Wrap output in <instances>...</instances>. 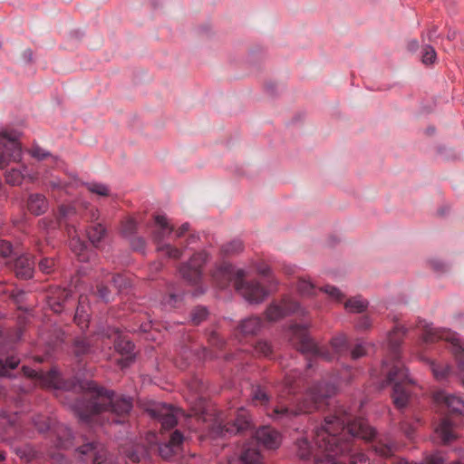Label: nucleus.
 <instances>
[{
  "label": "nucleus",
  "instance_id": "2f4dec72",
  "mask_svg": "<svg viewBox=\"0 0 464 464\" xmlns=\"http://www.w3.org/2000/svg\"><path fill=\"white\" fill-rule=\"evenodd\" d=\"M115 334L114 345L116 350L122 354H130L133 352L134 344L130 341L121 338L117 331Z\"/></svg>",
  "mask_w": 464,
  "mask_h": 464
},
{
  "label": "nucleus",
  "instance_id": "e2e57ef3",
  "mask_svg": "<svg viewBox=\"0 0 464 464\" xmlns=\"http://www.w3.org/2000/svg\"><path fill=\"white\" fill-rule=\"evenodd\" d=\"M17 454L22 459H25L27 461H29L34 456V452L29 447H25L24 449L17 450Z\"/></svg>",
  "mask_w": 464,
  "mask_h": 464
},
{
  "label": "nucleus",
  "instance_id": "ea45409f",
  "mask_svg": "<svg viewBox=\"0 0 464 464\" xmlns=\"http://www.w3.org/2000/svg\"><path fill=\"white\" fill-rule=\"evenodd\" d=\"M85 186L87 187L89 191H91L92 193H95L99 196H108L110 194V189L108 186L103 183L91 182L86 183Z\"/></svg>",
  "mask_w": 464,
  "mask_h": 464
},
{
  "label": "nucleus",
  "instance_id": "4468645a",
  "mask_svg": "<svg viewBox=\"0 0 464 464\" xmlns=\"http://www.w3.org/2000/svg\"><path fill=\"white\" fill-rule=\"evenodd\" d=\"M250 427V419L247 411L241 408L238 410L237 413V418L233 420V422H229L224 426L221 430L222 435L229 434H237L240 431H243Z\"/></svg>",
  "mask_w": 464,
  "mask_h": 464
},
{
  "label": "nucleus",
  "instance_id": "0e129e2a",
  "mask_svg": "<svg viewBox=\"0 0 464 464\" xmlns=\"http://www.w3.org/2000/svg\"><path fill=\"white\" fill-rule=\"evenodd\" d=\"M371 325H372L371 319L368 316H362L358 320V322L356 324V328L359 330H366V329L370 328Z\"/></svg>",
  "mask_w": 464,
  "mask_h": 464
},
{
  "label": "nucleus",
  "instance_id": "8fccbe9b",
  "mask_svg": "<svg viewBox=\"0 0 464 464\" xmlns=\"http://www.w3.org/2000/svg\"><path fill=\"white\" fill-rule=\"evenodd\" d=\"M420 419L416 418L414 420V423H411L407 420H404L401 422V430L408 438H412V435L414 433V430L416 429V425L419 424Z\"/></svg>",
  "mask_w": 464,
  "mask_h": 464
},
{
  "label": "nucleus",
  "instance_id": "37998d69",
  "mask_svg": "<svg viewBox=\"0 0 464 464\" xmlns=\"http://www.w3.org/2000/svg\"><path fill=\"white\" fill-rule=\"evenodd\" d=\"M61 295L63 298V302H57L54 296L50 297L49 305L54 313H61L63 311V303L70 296V293L63 289L61 291Z\"/></svg>",
  "mask_w": 464,
  "mask_h": 464
},
{
  "label": "nucleus",
  "instance_id": "0eeeda50",
  "mask_svg": "<svg viewBox=\"0 0 464 464\" xmlns=\"http://www.w3.org/2000/svg\"><path fill=\"white\" fill-rule=\"evenodd\" d=\"M388 381L393 383L392 396L395 406L399 409L404 408L409 401V392L404 384L406 382L413 383L409 377L408 370L401 363H396L388 373Z\"/></svg>",
  "mask_w": 464,
  "mask_h": 464
},
{
  "label": "nucleus",
  "instance_id": "9b49d317",
  "mask_svg": "<svg viewBox=\"0 0 464 464\" xmlns=\"http://www.w3.org/2000/svg\"><path fill=\"white\" fill-rule=\"evenodd\" d=\"M150 413L158 419L164 430L172 429L177 424V411L167 404H157L150 410Z\"/></svg>",
  "mask_w": 464,
  "mask_h": 464
},
{
  "label": "nucleus",
  "instance_id": "6e6d98bb",
  "mask_svg": "<svg viewBox=\"0 0 464 464\" xmlns=\"http://www.w3.org/2000/svg\"><path fill=\"white\" fill-rule=\"evenodd\" d=\"M444 458L440 453H434L428 456L420 464H444Z\"/></svg>",
  "mask_w": 464,
  "mask_h": 464
},
{
  "label": "nucleus",
  "instance_id": "4d7b16f0",
  "mask_svg": "<svg viewBox=\"0 0 464 464\" xmlns=\"http://www.w3.org/2000/svg\"><path fill=\"white\" fill-rule=\"evenodd\" d=\"M75 214V208L72 206L62 205L59 208L60 218H66Z\"/></svg>",
  "mask_w": 464,
  "mask_h": 464
},
{
  "label": "nucleus",
  "instance_id": "5fc2aeb1",
  "mask_svg": "<svg viewBox=\"0 0 464 464\" xmlns=\"http://www.w3.org/2000/svg\"><path fill=\"white\" fill-rule=\"evenodd\" d=\"M184 437L183 435L179 431L175 430L169 440V442L176 448L178 450H179V448L183 442Z\"/></svg>",
  "mask_w": 464,
  "mask_h": 464
},
{
  "label": "nucleus",
  "instance_id": "72a5a7b5",
  "mask_svg": "<svg viewBox=\"0 0 464 464\" xmlns=\"http://www.w3.org/2000/svg\"><path fill=\"white\" fill-rule=\"evenodd\" d=\"M430 368L434 377L438 381H442V380L446 379L451 372V367L450 365H448V364L441 365V364L436 363L434 362H430Z\"/></svg>",
  "mask_w": 464,
  "mask_h": 464
},
{
  "label": "nucleus",
  "instance_id": "c03bdc74",
  "mask_svg": "<svg viewBox=\"0 0 464 464\" xmlns=\"http://www.w3.org/2000/svg\"><path fill=\"white\" fill-rule=\"evenodd\" d=\"M159 451L163 459H169L175 454H177L179 450L176 448H174L169 442H167L162 443L159 446Z\"/></svg>",
  "mask_w": 464,
  "mask_h": 464
},
{
  "label": "nucleus",
  "instance_id": "680f3d73",
  "mask_svg": "<svg viewBox=\"0 0 464 464\" xmlns=\"http://www.w3.org/2000/svg\"><path fill=\"white\" fill-rule=\"evenodd\" d=\"M366 353L365 347L359 343L351 351V357L353 360L359 359Z\"/></svg>",
  "mask_w": 464,
  "mask_h": 464
},
{
  "label": "nucleus",
  "instance_id": "7ed1b4c3",
  "mask_svg": "<svg viewBox=\"0 0 464 464\" xmlns=\"http://www.w3.org/2000/svg\"><path fill=\"white\" fill-rule=\"evenodd\" d=\"M246 272L242 268H235L231 264L224 262L213 272V279L219 288L227 287L234 283L237 292L251 304L263 303L269 292L257 281H245Z\"/></svg>",
  "mask_w": 464,
  "mask_h": 464
},
{
  "label": "nucleus",
  "instance_id": "39448f33",
  "mask_svg": "<svg viewBox=\"0 0 464 464\" xmlns=\"http://www.w3.org/2000/svg\"><path fill=\"white\" fill-rule=\"evenodd\" d=\"M417 327L420 331L422 343H431L442 340L450 344V349L458 362L459 374L464 383V347L459 335L450 329L435 328L424 320L419 321Z\"/></svg>",
  "mask_w": 464,
  "mask_h": 464
},
{
  "label": "nucleus",
  "instance_id": "a211bd4d",
  "mask_svg": "<svg viewBox=\"0 0 464 464\" xmlns=\"http://www.w3.org/2000/svg\"><path fill=\"white\" fill-rule=\"evenodd\" d=\"M81 455L90 456L94 464H102L104 461V454L101 446L97 443L91 442L82 445L77 449Z\"/></svg>",
  "mask_w": 464,
  "mask_h": 464
},
{
  "label": "nucleus",
  "instance_id": "f704fd0d",
  "mask_svg": "<svg viewBox=\"0 0 464 464\" xmlns=\"http://www.w3.org/2000/svg\"><path fill=\"white\" fill-rule=\"evenodd\" d=\"M19 362V359L14 356L4 358L0 355V375H7L10 370L15 369L18 366Z\"/></svg>",
  "mask_w": 464,
  "mask_h": 464
},
{
  "label": "nucleus",
  "instance_id": "09e8293b",
  "mask_svg": "<svg viewBox=\"0 0 464 464\" xmlns=\"http://www.w3.org/2000/svg\"><path fill=\"white\" fill-rule=\"evenodd\" d=\"M208 316V310L206 307H197L191 314V321L195 324H200Z\"/></svg>",
  "mask_w": 464,
  "mask_h": 464
},
{
  "label": "nucleus",
  "instance_id": "864d4df0",
  "mask_svg": "<svg viewBox=\"0 0 464 464\" xmlns=\"http://www.w3.org/2000/svg\"><path fill=\"white\" fill-rule=\"evenodd\" d=\"M137 227V224L134 219H129L127 220L122 227V233L125 237L131 236Z\"/></svg>",
  "mask_w": 464,
  "mask_h": 464
},
{
  "label": "nucleus",
  "instance_id": "6ab92c4d",
  "mask_svg": "<svg viewBox=\"0 0 464 464\" xmlns=\"http://www.w3.org/2000/svg\"><path fill=\"white\" fill-rule=\"evenodd\" d=\"M53 432L56 435L55 447L59 449H69L72 446V430L65 425H58Z\"/></svg>",
  "mask_w": 464,
  "mask_h": 464
},
{
  "label": "nucleus",
  "instance_id": "6e6552de",
  "mask_svg": "<svg viewBox=\"0 0 464 464\" xmlns=\"http://www.w3.org/2000/svg\"><path fill=\"white\" fill-rule=\"evenodd\" d=\"M18 138L16 131L0 130V169L6 168L10 162L21 160L22 148Z\"/></svg>",
  "mask_w": 464,
  "mask_h": 464
},
{
  "label": "nucleus",
  "instance_id": "c85d7f7f",
  "mask_svg": "<svg viewBox=\"0 0 464 464\" xmlns=\"http://www.w3.org/2000/svg\"><path fill=\"white\" fill-rule=\"evenodd\" d=\"M297 290L300 295L304 297H314L317 295L319 288H317L311 281L306 279H300L297 285Z\"/></svg>",
  "mask_w": 464,
  "mask_h": 464
},
{
  "label": "nucleus",
  "instance_id": "49530a36",
  "mask_svg": "<svg viewBox=\"0 0 464 464\" xmlns=\"http://www.w3.org/2000/svg\"><path fill=\"white\" fill-rule=\"evenodd\" d=\"M395 450V445L392 443H380L376 446H374V450L377 454H379L382 457H389L392 456L393 451Z\"/></svg>",
  "mask_w": 464,
  "mask_h": 464
},
{
  "label": "nucleus",
  "instance_id": "1a4fd4ad",
  "mask_svg": "<svg viewBox=\"0 0 464 464\" xmlns=\"http://www.w3.org/2000/svg\"><path fill=\"white\" fill-rule=\"evenodd\" d=\"M294 314L304 316L308 312L305 307L289 295H285L279 303H272L266 310V319L270 322L277 321Z\"/></svg>",
  "mask_w": 464,
  "mask_h": 464
},
{
  "label": "nucleus",
  "instance_id": "f3484780",
  "mask_svg": "<svg viewBox=\"0 0 464 464\" xmlns=\"http://www.w3.org/2000/svg\"><path fill=\"white\" fill-rule=\"evenodd\" d=\"M34 261L29 256H21L14 262V272L17 277L29 279L34 275Z\"/></svg>",
  "mask_w": 464,
  "mask_h": 464
},
{
  "label": "nucleus",
  "instance_id": "13d9d810",
  "mask_svg": "<svg viewBox=\"0 0 464 464\" xmlns=\"http://www.w3.org/2000/svg\"><path fill=\"white\" fill-rule=\"evenodd\" d=\"M111 283L119 291H121L128 285L125 278L121 275L114 276L111 279Z\"/></svg>",
  "mask_w": 464,
  "mask_h": 464
},
{
  "label": "nucleus",
  "instance_id": "338daca9",
  "mask_svg": "<svg viewBox=\"0 0 464 464\" xmlns=\"http://www.w3.org/2000/svg\"><path fill=\"white\" fill-rule=\"evenodd\" d=\"M189 229V224L184 223L182 224L176 231L175 236L176 237H181L187 233Z\"/></svg>",
  "mask_w": 464,
  "mask_h": 464
},
{
  "label": "nucleus",
  "instance_id": "bb28decb",
  "mask_svg": "<svg viewBox=\"0 0 464 464\" xmlns=\"http://www.w3.org/2000/svg\"><path fill=\"white\" fill-rule=\"evenodd\" d=\"M300 382V374L296 370H291L285 373L282 388L287 393L295 392L296 387Z\"/></svg>",
  "mask_w": 464,
  "mask_h": 464
},
{
  "label": "nucleus",
  "instance_id": "052dcab7",
  "mask_svg": "<svg viewBox=\"0 0 464 464\" xmlns=\"http://www.w3.org/2000/svg\"><path fill=\"white\" fill-rule=\"evenodd\" d=\"M12 245L5 240H0V256H8L12 254Z\"/></svg>",
  "mask_w": 464,
  "mask_h": 464
},
{
  "label": "nucleus",
  "instance_id": "774afa93",
  "mask_svg": "<svg viewBox=\"0 0 464 464\" xmlns=\"http://www.w3.org/2000/svg\"><path fill=\"white\" fill-rule=\"evenodd\" d=\"M34 426L38 429L39 431L43 432L48 429V424L45 421L39 422L37 420H34Z\"/></svg>",
  "mask_w": 464,
  "mask_h": 464
},
{
  "label": "nucleus",
  "instance_id": "de8ad7c7",
  "mask_svg": "<svg viewBox=\"0 0 464 464\" xmlns=\"http://www.w3.org/2000/svg\"><path fill=\"white\" fill-rule=\"evenodd\" d=\"M252 400L260 401L263 404H266L269 401V396L266 392L261 387H256L252 391Z\"/></svg>",
  "mask_w": 464,
  "mask_h": 464
},
{
  "label": "nucleus",
  "instance_id": "dca6fc26",
  "mask_svg": "<svg viewBox=\"0 0 464 464\" xmlns=\"http://www.w3.org/2000/svg\"><path fill=\"white\" fill-rule=\"evenodd\" d=\"M324 425L325 421L320 427L316 428L314 431V441L315 447H313L305 438H302L296 441L297 454L301 459H308L311 455L315 457L316 454L322 456V450L318 448L316 443V432Z\"/></svg>",
  "mask_w": 464,
  "mask_h": 464
},
{
  "label": "nucleus",
  "instance_id": "b1692460",
  "mask_svg": "<svg viewBox=\"0 0 464 464\" xmlns=\"http://www.w3.org/2000/svg\"><path fill=\"white\" fill-rule=\"evenodd\" d=\"M26 177H30V174L25 166L19 169H11L5 172L6 182L13 186L20 185Z\"/></svg>",
  "mask_w": 464,
  "mask_h": 464
},
{
  "label": "nucleus",
  "instance_id": "58836bf2",
  "mask_svg": "<svg viewBox=\"0 0 464 464\" xmlns=\"http://www.w3.org/2000/svg\"><path fill=\"white\" fill-rule=\"evenodd\" d=\"M319 291L326 294L334 302H341L344 297V295L338 288L333 285H327L319 288Z\"/></svg>",
  "mask_w": 464,
  "mask_h": 464
},
{
  "label": "nucleus",
  "instance_id": "412c9836",
  "mask_svg": "<svg viewBox=\"0 0 464 464\" xmlns=\"http://www.w3.org/2000/svg\"><path fill=\"white\" fill-rule=\"evenodd\" d=\"M68 234L72 237L70 241V247L72 251L78 256L79 261L87 262L90 260V253L83 241L78 236H72L71 228H68Z\"/></svg>",
  "mask_w": 464,
  "mask_h": 464
},
{
  "label": "nucleus",
  "instance_id": "3c124183",
  "mask_svg": "<svg viewBox=\"0 0 464 464\" xmlns=\"http://www.w3.org/2000/svg\"><path fill=\"white\" fill-rule=\"evenodd\" d=\"M54 260L50 258H44L39 263L40 270L44 274H50L54 266Z\"/></svg>",
  "mask_w": 464,
  "mask_h": 464
},
{
  "label": "nucleus",
  "instance_id": "c9c22d12",
  "mask_svg": "<svg viewBox=\"0 0 464 464\" xmlns=\"http://www.w3.org/2000/svg\"><path fill=\"white\" fill-rule=\"evenodd\" d=\"M331 346L335 353L343 355L348 352V343L344 335H338L332 339Z\"/></svg>",
  "mask_w": 464,
  "mask_h": 464
},
{
  "label": "nucleus",
  "instance_id": "cd10ccee",
  "mask_svg": "<svg viewBox=\"0 0 464 464\" xmlns=\"http://www.w3.org/2000/svg\"><path fill=\"white\" fill-rule=\"evenodd\" d=\"M253 266L260 276L268 279V284L270 285H274L275 287L278 285V280L273 276L272 268L266 263L256 262Z\"/></svg>",
  "mask_w": 464,
  "mask_h": 464
},
{
  "label": "nucleus",
  "instance_id": "9d476101",
  "mask_svg": "<svg viewBox=\"0 0 464 464\" xmlns=\"http://www.w3.org/2000/svg\"><path fill=\"white\" fill-rule=\"evenodd\" d=\"M208 261V254L205 251L194 254L191 258L179 266V274L191 285L198 284L202 277V266Z\"/></svg>",
  "mask_w": 464,
  "mask_h": 464
},
{
  "label": "nucleus",
  "instance_id": "aec40b11",
  "mask_svg": "<svg viewBox=\"0 0 464 464\" xmlns=\"http://www.w3.org/2000/svg\"><path fill=\"white\" fill-rule=\"evenodd\" d=\"M407 329L403 326H395L388 335V343L392 353L394 360L398 359V349L402 341V337L405 335Z\"/></svg>",
  "mask_w": 464,
  "mask_h": 464
},
{
  "label": "nucleus",
  "instance_id": "a19ab883",
  "mask_svg": "<svg viewBox=\"0 0 464 464\" xmlns=\"http://www.w3.org/2000/svg\"><path fill=\"white\" fill-rule=\"evenodd\" d=\"M353 452L351 447V452L345 453V458H348L351 464H370L369 458L362 452Z\"/></svg>",
  "mask_w": 464,
  "mask_h": 464
},
{
  "label": "nucleus",
  "instance_id": "2eb2a0df",
  "mask_svg": "<svg viewBox=\"0 0 464 464\" xmlns=\"http://www.w3.org/2000/svg\"><path fill=\"white\" fill-rule=\"evenodd\" d=\"M173 232V227L169 225L167 217L164 215H157L155 217V225L152 230L153 240L157 244H166L164 240Z\"/></svg>",
  "mask_w": 464,
  "mask_h": 464
},
{
  "label": "nucleus",
  "instance_id": "20e7f679",
  "mask_svg": "<svg viewBox=\"0 0 464 464\" xmlns=\"http://www.w3.org/2000/svg\"><path fill=\"white\" fill-rule=\"evenodd\" d=\"M336 387L333 383H317L305 391L295 408L278 405L274 409L271 417L276 420H291L297 415L310 413L318 409L323 400L334 395Z\"/></svg>",
  "mask_w": 464,
  "mask_h": 464
},
{
  "label": "nucleus",
  "instance_id": "4c0bfd02",
  "mask_svg": "<svg viewBox=\"0 0 464 464\" xmlns=\"http://www.w3.org/2000/svg\"><path fill=\"white\" fill-rule=\"evenodd\" d=\"M244 248L243 243L239 239H233L222 246V252L227 255L240 253Z\"/></svg>",
  "mask_w": 464,
  "mask_h": 464
},
{
  "label": "nucleus",
  "instance_id": "5701e85b",
  "mask_svg": "<svg viewBox=\"0 0 464 464\" xmlns=\"http://www.w3.org/2000/svg\"><path fill=\"white\" fill-rule=\"evenodd\" d=\"M436 434L440 438L443 443H449L456 439L451 423L444 419L435 429Z\"/></svg>",
  "mask_w": 464,
  "mask_h": 464
},
{
  "label": "nucleus",
  "instance_id": "7c9ffc66",
  "mask_svg": "<svg viewBox=\"0 0 464 464\" xmlns=\"http://www.w3.org/2000/svg\"><path fill=\"white\" fill-rule=\"evenodd\" d=\"M106 230L102 224H96L90 227L87 231L89 240L92 245L96 246L104 237Z\"/></svg>",
  "mask_w": 464,
  "mask_h": 464
},
{
  "label": "nucleus",
  "instance_id": "c756f323",
  "mask_svg": "<svg viewBox=\"0 0 464 464\" xmlns=\"http://www.w3.org/2000/svg\"><path fill=\"white\" fill-rule=\"evenodd\" d=\"M368 306V302L360 296H356L347 300L344 307L351 313H361Z\"/></svg>",
  "mask_w": 464,
  "mask_h": 464
},
{
  "label": "nucleus",
  "instance_id": "f8f14e48",
  "mask_svg": "<svg viewBox=\"0 0 464 464\" xmlns=\"http://www.w3.org/2000/svg\"><path fill=\"white\" fill-rule=\"evenodd\" d=\"M256 442L267 450H275L281 444V435L270 427H261L255 433Z\"/></svg>",
  "mask_w": 464,
  "mask_h": 464
},
{
  "label": "nucleus",
  "instance_id": "f03ea898",
  "mask_svg": "<svg viewBox=\"0 0 464 464\" xmlns=\"http://www.w3.org/2000/svg\"><path fill=\"white\" fill-rule=\"evenodd\" d=\"M88 388L92 393L74 404V411L80 420L85 423L92 421L101 413L111 412L114 414L110 420L113 423H121L117 416L128 414L132 408V401L129 396L119 397L111 391L100 388L94 382H89Z\"/></svg>",
  "mask_w": 464,
  "mask_h": 464
},
{
  "label": "nucleus",
  "instance_id": "a878e982",
  "mask_svg": "<svg viewBox=\"0 0 464 464\" xmlns=\"http://www.w3.org/2000/svg\"><path fill=\"white\" fill-rule=\"evenodd\" d=\"M85 302H86V298L83 296H80L79 304L77 306L75 315H74V322L82 329L87 328L88 322H89V314L84 305Z\"/></svg>",
  "mask_w": 464,
  "mask_h": 464
},
{
  "label": "nucleus",
  "instance_id": "603ef678",
  "mask_svg": "<svg viewBox=\"0 0 464 464\" xmlns=\"http://www.w3.org/2000/svg\"><path fill=\"white\" fill-rule=\"evenodd\" d=\"M256 350L264 356H268L272 353L271 345L266 341H260L256 343Z\"/></svg>",
  "mask_w": 464,
  "mask_h": 464
},
{
  "label": "nucleus",
  "instance_id": "69168bd1",
  "mask_svg": "<svg viewBox=\"0 0 464 464\" xmlns=\"http://www.w3.org/2000/svg\"><path fill=\"white\" fill-rule=\"evenodd\" d=\"M98 295H99V297L102 300H103L104 302L110 301V296H109L110 295H109V291H108L107 287H105V286L99 287Z\"/></svg>",
  "mask_w": 464,
  "mask_h": 464
},
{
  "label": "nucleus",
  "instance_id": "e433bc0d",
  "mask_svg": "<svg viewBox=\"0 0 464 464\" xmlns=\"http://www.w3.org/2000/svg\"><path fill=\"white\" fill-rule=\"evenodd\" d=\"M241 458L245 464H264L256 449H246Z\"/></svg>",
  "mask_w": 464,
  "mask_h": 464
},
{
  "label": "nucleus",
  "instance_id": "a18cd8bd",
  "mask_svg": "<svg viewBox=\"0 0 464 464\" xmlns=\"http://www.w3.org/2000/svg\"><path fill=\"white\" fill-rule=\"evenodd\" d=\"M31 155H32V157H34V159H36L38 160H43L49 157L52 158L53 161L57 160L56 157L52 156L49 151H47L46 150H44L37 145H35L32 148Z\"/></svg>",
  "mask_w": 464,
  "mask_h": 464
},
{
  "label": "nucleus",
  "instance_id": "393cba45",
  "mask_svg": "<svg viewBox=\"0 0 464 464\" xmlns=\"http://www.w3.org/2000/svg\"><path fill=\"white\" fill-rule=\"evenodd\" d=\"M263 323L260 317L251 316L244 319L240 324V330L245 334H255L262 327Z\"/></svg>",
  "mask_w": 464,
  "mask_h": 464
},
{
  "label": "nucleus",
  "instance_id": "4be33fe9",
  "mask_svg": "<svg viewBox=\"0 0 464 464\" xmlns=\"http://www.w3.org/2000/svg\"><path fill=\"white\" fill-rule=\"evenodd\" d=\"M27 207L31 213L40 216L47 210L48 203L44 195L32 194L28 198Z\"/></svg>",
  "mask_w": 464,
  "mask_h": 464
},
{
  "label": "nucleus",
  "instance_id": "79ce46f5",
  "mask_svg": "<svg viewBox=\"0 0 464 464\" xmlns=\"http://www.w3.org/2000/svg\"><path fill=\"white\" fill-rule=\"evenodd\" d=\"M437 54L434 48L430 45L423 46L421 50V60L425 64H431L436 61Z\"/></svg>",
  "mask_w": 464,
  "mask_h": 464
},
{
  "label": "nucleus",
  "instance_id": "f257e3e1",
  "mask_svg": "<svg viewBox=\"0 0 464 464\" xmlns=\"http://www.w3.org/2000/svg\"><path fill=\"white\" fill-rule=\"evenodd\" d=\"M375 430L362 418L350 420L346 411L325 417V425L316 432V443L322 456L315 455V464H345L337 457L351 452V440L355 437L371 440Z\"/></svg>",
  "mask_w": 464,
  "mask_h": 464
},
{
  "label": "nucleus",
  "instance_id": "bf43d9fd",
  "mask_svg": "<svg viewBox=\"0 0 464 464\" xmlns=\"http://www.w3.org/2000/svg\"><path fill=\"white\" fill-rule=\"evenodd\" d=\"M131 247L140 252H143L145 249V240L142 237H134L130 241Z\"/></svg>",
  "mask_w": 464,
  "mask_h": 464
},
{
  "label": "nucleus",
  "instance_id": "423d86ee",
  "mask_svg": "<svg viewBox=\"0 0 464 464\" xmlns=\"http://www.w3.org/2000/svg\"><path fill=\"white\" fill-rule=\"evenodd\" d=\"M307 325L294 324L289 328L290 340L302 353L310 354L324 361L333 359L329 351L316 343L307 333Z\"/></svg>",
  "mask_w": 464,
  "mask_h": 464
},
{
  "label": "nucleus",
  "instance_id": "ddd939ff",
  "mask_svg": "<svg viewBox=\"0 0 464 464\" xmlns=\"http://www.w3.org/2000/svg\"><path fill=\"white\" fill-rule=\"evenodd\" d=\"M434 401L438 404L447 407L452 413L464 414V400L459 396L439 391L434 394Z\"/></svg>",
  "mask_w": 464,
  "mask_h": 464
},
{
  "label": "nucleus",
  "instance_id": "473e14b6",
  "mask_svg": "<svg viewBox=\"0 0 464 464\" xmlns=\"http://www.w3.org/2000/svg\"><path fill=\"white\" fill-rule=\"evenodd\" d=\"M157 251L161 253L163 256L172 259H179L182 256V251L179 248L168 243L160 244L157 246Z\"/></svg>",
  "mask_w": 464,
  "mask_h": 464
}]
</instances>
